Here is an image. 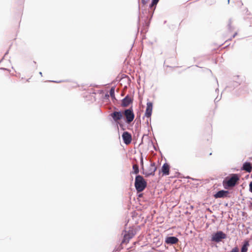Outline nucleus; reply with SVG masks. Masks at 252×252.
Masks as SVG:
<instances>
[{
    "label": "nucleus",
    "instance_id": "obj_25",
    "mask_svg": "<svg viewBox=\"0 0 252 252\" xmlns=\"http://www.w3.org/2000/svg\"><path fill=\"white\" fill-rule=\"evenodd\" d=\"M228 3L229 2V0H228Z\"/></svg>",
    "mask_w": 252,
    "mask_h": 252
},
{
    "label": "nucleus",
    "instance_id": "obj_3",
    "mask_svg": "<svg viewBox=\"0 0 252 252\" xmlns=\"http://www.w3.org/2000/svg\"><path fill=\"white\" fill-rule=\"evenodd\" d=\"M123 116L126 118V122L127 124H130L134 119V114L132 108L126 109L123 112Z\"/></svg>",
    "mask_w": 252,
    "mask_h": 252
},
{
    "label": "nucleus",
    "instance_id": "obj_14",
    "mask_svg": "<svg viewBox=\"0 0 252 252\" xmlns=\"http://www.w3.org/2000/svg\"><path fill=\"white\" fill-rule=\"evenodd\" d=\"M243 169L248 172H251L252 171V166L250 163L245 162L243 166Z\"/></svg>",
    "mask_w": 252,
    "mask_h": 252
},
{
    "label": "nucleus",
    "instance_id": "obj_24",
    "mask_svg": "<svg viewBox=\"0 0 252 252\" xmlns=\"http://www.w3.org/2000/svg\"><path fill=\"white\" fill-rule=\"evenodd\" d=\"M40 74L42 76V73L40 72Z\"/></svg>",
    "mask_w": 252,
    "mask_h": 252
},
{
    "label": "nucleus",
    "instance_id": "obj_2",
    "mask_svg": "<svg viewBox=\"0 0 252 252\" xmlns=\"http://www.w3.org/2000/svg\"><path fill=\"white\" fill-rule=\"evenodd\" d=\"M135 187L138 192L143 191L147 187V182L141 175H137L135 179Z\"/></svg>",
    "mask_w": 252,
    "mask_h": 252
},
{
    "label": "nucleus",
    "instance_id": "obj_19",
    "mask_svg": "<svg viewBox=\"0 0 252 252\" xmlns=\"http://www.w3.org/2000/svg\"><path fill=\"white\" fill-rule=\"evenodd\" d=\"M230 252H239V249L238 247H235L232 249Z\"/></svg>",
    "mask_w": 252,
    "mask_h": 252
},
{
    "label": "nucleus",
    "instance_id": "obj_6",
    "mask_svg": "<svg viewBox=\"0 0 252 252\" xmlns=\"http://www.w3.org/2000/svg\"><path fill=\"white\" fill-rule=\"evenodd\" d=\"M156 170L157 167L156 166L155 163L153 162L150 164L148 170H146L145 172H143V174H145L147 177L150 175H154Z\"/></svg>",
    "mask_w": 252,
    "mask_h": 252
},
{
    "label": "nucleus",
    "instance_id": "obj_21",
    "mask_svg": "<svg viewBox=\"0 0 252 252\" xmlns=\"http://www.w3.org/2000/svg\"><path fill=\"white\" fill-rule=\"evenodd\" d=\"M250 190L252 192V182H251L250 184Z\"/></svg>",
    "mask_w": 252,
    "mask_h": 252
},
{
    "label": "nucleus",
    "instance_id": "obj_16",
    "mask_svg": "<svg viewBox=\"0 0 252 252\" xmlns=\"http://www.w3.org/2000/svg\"><path fill=\"white\" fill-rule=\"evenodd\" d=\"M159 0H152V3L150 6L151 10H154L156 8V6L158 3Z\"/></svg>",
    "mask_w": 252,
    "mask_h": 252
},
{
    "label": "nucleus",
    "instance_id": "obj_18",
    "mask_svg": "<svg viewBox=\"0 0 252 252\" xmlns=\"http://www.w3.org/2000/svg\"><path fill=\"white\" fill-rule=\"evenodd\" d=\"M110 94L112 97H114L115 96V90L114 88H112L110 91Z\"/></svg>",
    "mask_w": 252,
    "mask_h": 252
},
{
    "label": "nucleus",
    "instance_id": "obj_10",
    "mask_svg": "<svg viewBox=\"0 0 252 252\" xmlns=\"http://www.w3.org/2000/svg\"><path fill=\"white\" fill-rule=\"evenodd\" d=\"M170 171V166L167 163H165L161 167V170L159 171V173L161 172L162 176H167L169 174Z\"/></svg>",
    "mask_w": 252,
    "mask_h": 252
},
{
    "label": "nucleus",
    "instance_id": "obj_9",
    "mask_svg": "<svg viewBox=\"0 0 252 252\" xmlns=\"http://www.w3.org/2000/svg\"><path fill=\"white\" fill-rule=\"evenodd\" d=\"M229 192L227 190H221L217 192L214 195L215 198H225L228 197Z\"/></svg>",
    "mask_w": 252,
    "mask_h": 252
},
{
    "label": "nucleus",
    "instance_id": "obj_20",
    "mask_svg": "<svg viewBox=\"0 0 252 252\" xmlns=\"http://www.w3.org/2000/svg\"><path fill=\"white\" fill-rule=\"evenodd\" d=\"M150 0H142V2L143 4H146Z\"/></svg>",
    "mask_w": 252,
    "mask_h": 252
},
{
    "label": "nucleus",
    "instance_id": "obj_8",
    "mask_svg": "<svg viewBox=\"0 0 252 252\" xmlns=\"http://www.w3.org/2000/svg\"><path fill=\"white\" fill-rule=\"evenodd\" d=\"M133 99L132 97L127 95L122 101L121 106L123 107H127L132 103Z\"/></svg>",
    "mask_w": 252,
    "mask_h": 252
},
{
    "label": "nucleus",
    "instance_id": "obj_5",
    "mask_svg": "<svg viewBox=\"0 0 252 252\" xmlns=\"http://www.w3.org/2000/svg\"><path fill=\"white\" fill-rule=\"evenodd\" d=\"M113 120L117 124H119L120 121L123 117V112L121 111H114L110 114Z\"/></svg>",
    "mask_w": 252,
    "mask_h": 252
},
{
    "label": "nucleus",
    "instance_id": "obj_4",
    "mask_svg": "<svg viewBox=\"0 0 252 252\" xmlns=\"http://www.w3.org/2000/svg\"><path fill=\"white\" fill-rule=\"evenodd\" d=\"M226 238V235L222 231H220L212 235L211 240L216 242H219L222 239H225Z\"/></svg>",
    "mask_w": 252,
    "mask_h": 252
},
{
    "label": "nucleus",
    "instance_id": "obj_15",
    "mask_svg": "<svg viewBox=\"0 0 252 252\" xmlns=\"http://www.w3.org/2000/svg\"><path fill=\"white\" fill-rule=\"evenodd\" d=\"M249 246V243L248 241H246L244 245H243L241 250V252H247L248 250V246Z\"/></svg>",
    "mask_w": 252,
    "mask_h": 252
},
{
    "label": "nucleus",
    "instance_id": "obj_12",
    "mask_svg": "<svg viewBox=\"0 0 252 252\" xmlns=\"http://www.w3.org/2000/svg\"><path fill=\"white\" fill-rule=\"evenodd\" d=\"M134 235L132 231H129L127 233L125 234L124 236L122 243H127L129 240L131 239Z\"/></svg>",
    "mask_w": 252,
    "mask_h": 252
},
{
    "label": "nucleus",
    "instance_id": "obj_23",
    "mask_svg": "<svg viewBox=\"0 0 252 252\" xmlns=\"http://www.w3.org/2000/svg\"><path fill=\"white\" fill-rule=\"evenodd\" d=\"M141 162H142V164L143 165V160L142 159Z\"/></svg>",
    "mask_w": 252,
    "mask_h": 252
},
{
    "label": "nucleus",
    "instance_id": "obj_7",
    "mask_svg": "<svg viewBox=\"0 0 252 252\" xmlns=\"http://www.w3.org/2000/svg\"><path fill=\"white\" fill-rule=\"evenodd\" d=\"M122 138L124 140V142L126 145L129 144L131 142V140H132L131 135L127 131H125L123 133Z\"/></svg>",
    "mask_w": 252,
    "mask_h": 252
},
{
    "label": "nucleus",
    "instance_id": "obj_13",
    "mask_svg": "<svg viewBox=\"0 0 252 252\" xmlns=\"http://www.w3.org/2000/svg\"><path fill=\"white\" fill-rule=\"evenodd\" d=\"M178 241L179 240L177 238L172 236L167 237L166 239L165 242L167 244H175L178 242Z\"/></svg>",
    "mask_w": 252,
    "mask_h": 252
},
{
    "label": "nucleus",
    "instance_id": "obj_1",
    "mask_svg": "<svg viewBox=\"0 0 252 252\" xmlns=\"http://www.w3.org/2000/svg\"><path fill=\"white\" fill-rule=\"evenodd\" d=\"M240 180V176L237 174H232L225 178L223 181L224 188H232L236 185Z\"/></svg>",
    "mask_w": 252,
    "mask_h": 252
},
{
    "label": "nucleus",
    "instance_id": "obj_11",
    "mask_svg": "<svg viewBox=\"0 0 252 252\" xmlns=\"http://www.w3.org/2000/svg\"><path fill=\"white\" fill-rule=\"evenodd\" d=\"M153 111V103L151 102H148L145 116L147 118H150Z\"/></svg>",
    "mask_w": 252,
    "mask_h": 252
},
{
    "label": "nucleus",
    "instance_id": "obj_22",
    "mask_svg": "<svg viewBox=\"0 0 252 252\" xmlns=\"http://www.w3.org/2000/svg\"><path fill=\"white\" fill-rule=\"evenodd\" d=\"M236 33L233 36V37H234L235 36V35H236Z\"/></svg>",
    "mask_w": 252,
    "mask_h": 252
},
{
    "label": "nucleus",
    "instance_id": "obj_17",
    "mask_svg": "<svg viewBox=\"0 0 252 252\" xmlns=\"http://www.w3.org/2000/svg\"><path fill=\"white\" fill-rule=\"evenodd\" d=\"M132 168H133V171L132 172V173H133L135 174H137L139 173V167H138V165H137V164L133 165Z\"/></svg>",
    "mask_w": 252,
    "mask_h": 252
}]
</instances>
